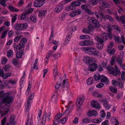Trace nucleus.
I'll return each instance as SVG.
<instances>
[{
  "label": "nucleus",
  "mask_w": 125,
  "mask_h": 125,
  "mask_svg": "<svg viewBox=\"0 0 125 125\" xmlns=\"http://www.w3.org/2000/svg\"><path fill=\"white\" fill-rule=\"evenodd\" d=\"M16 80H10L8 81V83L9 84H14L16 83Z\"/></svg>",
  "instance_id": "59"
},
{
  "label": "nucleus",
  "mask_w": 125,
  "mask_h": 125,
  "mask_svg": "<svg viewBox=\"0 0 125 125\" xmlns=\"http://www.w3.org/2000/svg\"><path fill=\"white\" fill-rule=\"evenodd\" d=\"M71 4L75 6H80L81 3L79 1H74L72 2L71 3Z\"/></svg>",
  "instance_id": "36"
},
{
  "label": "nucleus",
  "mask_w": 125,
  "mask_h": 125,
  "mask_svg": "<svg viewBox=\"0 0 125 125\" xmlns=\"http://www.w3.org/2000/svg\"><path fill=\"white\" fill-rule=\"evenodd\" d=\"M120 20L122 24H125V16L122 15L120 17Z\"/></svg>",
  "instance_id": "37"
},
{
  "label": "nucleus",
  "mask_w": 125,
  "mask_h": 125,
  "mask_svg": "<svg viewBox=\"0 0 125 125\" xmlns=\"http://www.w3.org/2000/svg\"><path fill=\"white\" fill-rule=\"evenodd\" d=\"M107 52L110 54H112L115 52V51L114 49L110 48L107 50Z\"/></svg>",
  "instance_id": "43"
},
{
  "label": "nucleus",
  "mask_w": 125,
  "mask_h": 125,
  "mask_svg": "<svg viewBox=\"0 0 125 125\" xmlns=\"http://www.w3.org/2000/svg\"><path fill=\"white\" fill-rule=\"evenodd\" d=\"M103 18L104 20L108 19L110 21H112L113 20V18L108 15H104L103 14Z\"/></svg>",
  "instance_id": "21"
},
{
  "label": "nucleus",
  "mask_w": 125,
  "mask_h": 125,
  "mask_svg": "<svg viewBox=\"0 0 125 125\" xmlns=\"http://www.w3.org/2000/svg\"><path fill=\"white\" fill-rule=\"evenodd\" d=\"M107 69L109 73L111 74H112L114 70V68L113 67H111L110 65L108 66L107 67Z\"/></svg>",
  "instance_id": "26"
},
{
  "label": "nucleus",
  "mask_w": 125,
  "mask_h": 125,
  "mask_svg": "<svg viewBox=\"0 0 125 125\" xmlns=\"http://www.w3.org/2000/svg\"><path fill=\"white\" fill-rule=\"evenodd\" d=\"M84 99L83 98L79 97L77 99L76 105L77 107L78 108H80L81 106Z\"/></svg>",
  "instance_id": "10"
},
{
  "label": "nucleus",
  "mask_w": 125,
  "mask_h": 125,
  "mask_svg": "<svg viewBox=\"0 0 125 125\" xmlns=\"http://www.w3.org/2000/svg\"><path fill=\"white\" fill-rule=\"evenodd\" d=\"M6 118L5 117H4L1 121V125H5L6 124Z\"/></svg>",
  "instance_id": "57"
},
{
  "label": "nucleus",
  "mask_w": 125,
  "mask_h": 125,
  "mask_svg": "<svg viewBox=\"0 0 125 125\" xmlns=\"http://www.w3.org/2000/svg\"><path fill=\"white\" fill-rule=\"evenodd\" d=\"M123 59L122 58L118 57L117 59V61L118 63L120 66H121L122 64Z\"/></svg>",
  "instance_id": "45"
},
{
  "label": "nucleus",
  "mask_w": 125,
  "mask_h": 125,
  "mask_svg": "<svg viewBox=\"0 0 125 125\" xmlns=\"http://www.w3.org/2000/svg\"><path fill=\"white\" fill-rule=\"evenodd\" d=\"M94 81L92 78H90L87 80V84L89 85L91 84Z\"/></svg>",
  "instance_id": "42"
},
{
  "label": "nucleus",
  "mask_w": 125,
  "mask_h": 125,
  "mask_svg": "<svg viewBox=\"0 0 125 125\" xmlns=\"http://www.w3.org/2000/svg\"><path fill=\"white\" fill-rule=\"evenodd\" d=\"M62 116V114L60 113L56 115L53 120L52 125H58L60 122V119Z\"/></svg>",
  "instance_id": "5"
},
{
  "label": "nucleus",
  "mask_w": 125,
  "mask_h": 125,
  "mask_svg": "<svg viewBox=\"0 0 125 125\" xmlns=\"http://www.w3.org/2000/svg\"><path fill=\"white\" fill-rule=\"evenodd\" d=\"M31 85L30 81H29L28 83V86L27 88V95L29 94V93L30 91Z\"/></svg>",
  "instance_id": "46"
},
{
  "label": "nucleus",
  "mask_w": 125,
  "mask_h": 125,
  "mask_svg": "<svg viewBox=\"0 0 125 125\" xmlns=\"http://www.w3.org/2000/svg\"><path fill=\"white\" fill-rule=\"evenodd\" d=\"M99 0H88L89 2L92 5L96 4Z\"/></svg>",
  "instance_id": "31"
},
{
  "label": "nucleus",
  "mask_w": 125,
  "mask_h": 125,
  "mask_svg": "<svg viewBox=\"0 0 125 125\" xmlns=\"http://www.w3.org/2000/svg\"><path fill=\"white\" fill-rule=\"evenodd\" d=\"M81 49L87 52L88 54L91 55L98 56L99 54V52L96 51V49L92 47H82Z\"/></svg>",
  "instance_id": "3"
},
{
  "label": "nucleus",
  "mask_w": 125,
  "mask_h": 125,
  "mask_svg": "<svg viewBox=\"0 0 125 125\" xmlns=\"http://www.w3.org/2000/svg\"><path fill=\"white\" fill-rule=\"evenodd\" d=\"M102 121L101 119L100 118H95L92 120V121L93 122L97 123L101 122Z\"/></svg>",
  "instance_id": "44"
},
{
  "label": "nucleus",
  "mask_w": 125,
  "mask_h": 125,
  "mask_svg": "<svg viewBox=\"0 0 125 125\" xmlns=\"http://www.w3.org/2000/svg\"><path fill=\"white\" fill-rule=\"evenodd\" d=\"M8 7L10 11H19L18 9L15 7L11 6H8Z\"/></svg>",
  "instance_id": "28"
},
{
  "label": "nucleus",
  "mask_w": 125,
  "mask_h": 125,
  "mask_svg": "<svg viewBox=\"0 0 125 125\" xmlns=\"http://www.w3.org/2000/svg\"><path fill=\"white\" fill-rule=\"evenodd\" d=\"M68 82L67 80H64L62 84V90L64 91H66L68 90V84L67 83Z\"/></svg>",
  "instance_id": "12"
},
{
  "label": "nucleus",
  "mask_w": 125,
  "mask_h": 125,
  "mask_svg": "<svg viewBox=\"0 0 125 125\" xmlns=\"http://www.w3.org/2000/svg\"><path fill=\"white\" fill-rule=\"evenodd\" d=\"M7 61V59L5 57H3L1 61V63L2 64H4L6 63Z\"/></svg>",
  "instance_id": "55"
},
{
  "label": "nucleus",
  "mask_w": 125,
  "mask_h": 125,
  "mask_svg": "<svg viewBox=\"0 0 125 125\" xmlns=\"http://www.w3.org/2000/svg\"><path fill=\"white\" fill-rule=\"evenodd\" d=\"M13 51L11 50H8L7 52V56L9 58H11L13 56Z\"/></svg>",
  "instance_id": "30"
},
{
  "label": "nucleus",
  "mask_w": 125,
  "mask_h": 125,
  "mask_svg": "<svg viewBox=\"0 0 125 125\" xmlns=\"http://www.w3.org/2000/svg\"><path fill=\"white\" fill-rule=\"evenodd\" d=\"M115 57H113L111 60L110 64L111 66H112L114 65L115 63Z\"/></svg>",
  "instance_id": "50"
},
{
  "label": "nucleus",
  "mask_w": 125,
  "mask_h": 125,
  "mask_svg": "<svg viewBox=\"0 0 125 125\" xmlns=\"http://www.w3.org/2000/svg\"><path fill=\"white\" fill-rule=\"evenodd\" d=\"M51 112H49L47 113L45 112L42 117L41 125H44L46 121H49L51 119Z\"/></svg>",
  "instance_id": "4"
},
{
  "label": "nucleus",
  "mask_w": 125,
  "mask_h": 125,
  "mask_svg": "<svg viewBox=\"0 0 125 125\" xmlns=\"http://www.w3.org/2000/svg\"><path fill=\"white\" fill-rule=\"evenodd\" d=\"M83 61L84 63L87 64H89L90 63L92 62L91 59L87 56H85L83 58Z\"/></svg>",
  "instance_id": "16"
},
{
  "label": "nucleus",
  "mask_w": 125,
  "mask_h": 125,
  "mask_svg": "<svg viewBox=\"0 0 125 125\" xmlns=\"http://www.w3.org/2000/svg\"><path fill=\"white\" fill-rule=\"evenodd\" d=\"M54 52L50 50L48 52V54L46 55V58H49V57L51 56V54H53L52 56H53V53Z\"/></svg>",
  "instance_id": "47"
},
{
  "label": "nucleus",
  "mask_w": 125,
  "mask_h": 125,
  "mask_svg": "<svg viewBox=\"0 0 125 125\" xmlns=\"http://www.w3.org/2000/svg\"><path fill=\"white\" fill-rule=\"evenodd\" d=\"M75 9V7L73 5H71L66 8V10L68 11H69L70 10H73Z\"/></svg>",
  "instance_id": "38"
},
{
  "label": "nucleus",
  "mask_w": 125,
  "mask_h": 125,
  "mask_svg": "<svg viewBox=\"0 0 125 125\" xmlns=\"http://www.w3.org/2000/svg\"><path fill=\"white\" fill-rule=\"evenodd\" d=\"M27 13L25 12L24 14H22L21 16V20H24L26 18V15L27 14Z\"/></svg>",
  "instance_id": "58"
},
{
  "label": "nucleus",
  "mask_w": 125,
  "mask_h": 125,
  "mask_svg": "<svg viewBox=\"0 0 125 125\" xmlns=\"http://www.w3.org/2000/svg\"><path fill=\"white\" fill-rule=\"evenodd\" d=\"M23 52L22 51H19L17 52L16 54L17 58L20 59L21 58V56L23 54Z\"/></svg>",
  "instance_id": "27"
},
{
  "label": "nucleus",
  "mask_w": 125,
  "mask_h": 125,
  "mask_svg": "<svg viewBox=\"0 0 125 125\" xmlns=\"http://www.w3.org/2000/svg\"><path fill=\"white\" fill-rule=\"evenodd\" d=\"M21 30L27 28L28 27V25L26 23H21Z\"/></svg>",
  "instance_id": "49"
},
{
  "label": "nucleus",
  "mask_w": 125,
  "mask_h": 125,
  "mask_svg": "<svg viewBox=\"0 0 125 125\" xmlns=\"http://www.w3.org/2000/svg\"><path fill=\"white\" fill-rule=\"evenodd\" d=\"M81 12V9H78L73 11L71 13L69 14V15L71 17H74L76 15H80Z\"/></svg>",
  "instance_id": "7"
},
{
  "label": "nucleus",
  "mask_w": 125,
  "mask_h": 125,
  "mask_svg": "<svg viewBox=\"0 0 125 125\" xmlns=\"http://www.w3.org/2000/svg\"><path fill=\"white\" fill-rule=\"evenodd\" d=\"M121 78L123 80H125V72L124 71H122L121 74Z\"/></svg>",
  "instance_id": "63"
},
{
  "label": "nucleus",
  "mask_w": 125,
  "mask_h": 125,
  "mask_svg": "<svg viewBox=\"0 0 125 125\" xmlns=\"http://www.w3.org/2000/svg\"><path fill=\"white\" fill-rule=\"evenodd\" d=\"M98 67L97 65L95 63H93L89 65L88 69L91 71L93 72L96 70Z\"/></svg>",
  "instance_id": "11"
},
{
  "label": "nucleus",
  "mask_w": 125,
  "mask_h": 125,
  "mask_svg": "<svg viewBox=\"0 0 125 125\" xmlns=\"http://www.w3.org/2000/svg\"><path fill=\"white\" fill-rule=\"evenodd\" d=\"M9 111V108H4L2 110L0 109V114L1 113V116L3 117L6 115Z\"/></svg>",
  "instance_id": "15"
},
{
  "label": "nucleus",
  "mask_w": 125,
  "mask_h": 125,
  "mask_svg": "<svg viewBox=\"0 0 125 125\" xmlns=\"http://www.w3.org/2000/svg\"><path fill=\"white\" fill-rule=\"evenodd\" d=\"M13 47L14 49H15L16 51H17L18 50H19L21 51H23L24 49L23 46H22L21 45H20L19 44L17 45L14 44L13 45Z\"/></svg>",
  "instance_id": "17"
},
{
  "label": "nucleus",
  "mask_w": 125,
  "mask_h": 125,
  "mask_svg": "<svg viewBox=\"0 0 125 125\" xmlns=\"http://www.w3.org/2000/svg\"><path fill=\"white\" fill-rule=\"evenodd\" d=\"M87 115L90 116H96L97 115V112L94 110L90 111L87 113Z\"/></svg>",
  "instance_id": "23"
},
{
  "label": "nucleus",
  "mask_w": 125,
  "mask_h": 125,
  "mask_svg": "<svg viewBox=\"0 0 125 125\" xmlns=\"http://www.w3.org/2000/svg\"><path fill=\"white\" fill-rule=\"evenodd\" d=\"M104 107L107 110L109 109L111 106L108 103H107L104 105Z\"/></svg>",
  "instance_id": "64"
},
{
  "label": "nucleus",
  "mask_w": 125,
  "mask_h": 125,
  "mask_svg": "<svg viewBox=\"0 0 125 125\" xmlns=\"http://www.w3.org/2000/svg\"><path fill=\"white\" fill-rule=\"evenodd\" d=\"M4 71L3 69H0V76L3 78V76H4Z\"/></svg>",
  "instance_id": "61"
},
{
  "label": "nucleus",
  "mask_w": 125,
  "mask_h": 125,
  "mask_svg": "<svg viewBox=\"0 0 125 125\" xmlns=\"http://www.w3.org/2000/svg\"><path fill=\"white\" fill-rule=\"evenodd\" d=\"M42 112L41 110H39L38 111V117H37V119L38 120H41V118L42 116Z\"/></svg>",
  "instance_id": "62"
},
{
  "label": "nucleus",
  "mask_w": 125,
  "mask_h": 125,
  "mask_svg": "<svg viewBox=\"0 0 125 125\" xmlns=\"http://www.w3.org/2000/svg\"><path fill=\"white\" fill-rule=\"evenodd\" d=\"M63 8V7L62 5L59 4L55 8V11L56 13H59L62 10Z\"/></svg>",
  "instance_id": "20"
},
{
  "label": "nucleus",
  "mask_w": 125,
  "mask_h": 125,
  "mask_svg": "<svg viewBox=\"0 0 125 125\" xmlns=\"http://www.w3.org/2000/svg\"><path fill=\"white\" fill-rule=\"evenodd\" d=\"M13 101V97L10 94V93H7L5 94L3 91H0V102L1 104H5L6 108H9L8 107Z\"/></svg>",
  "instance_id": "1"
},
{
  "label": "nucleus",
  "mask_w": 125,
  "mask_h": 125,
  "mask_svg": "<svg viewBox=\"0 0 125 125\" xmlns=\"http://www.w3.org/2000/svg\"><path fill=\"white\" fill-rule=\"evenodd\" d=\"M26 42V40L25 39L22 38L21 39V40L20 41V43H19V44L20 45H21L22 46H23L24 47V45Z\"/></svg>",
  "instance_id": "35"
},
{
  "label": "nucleus",
  "mask_w": 125,
  "mask_h": 125,
  "mask_svg": "<svg viewBox=\"0 0 125 125\" xmlns=\"http://www.w3.org/2000/svg\"><path fill=\"white\" fill-rule=\"evenodd\" d=\"M85 46L91 45L93 44V42L89 40H85L84 41Z\"/></svg>",
  "instance_id": "32"
},
{
  "label": "nucleus",
  "mask_w": 125,
  "mask_h": 125,
  "mask_svg": "<svg viewBox=\"0 0 125 125\" xmlns=\"http://www.w3.org/2000/svg\"><path fill=\"white\" fill-rule=\"evenodd\" d=\"M72 107V106H71V107L70 106L69 107L65 110L64 112L63 113V115L66 114L68 115L71 111V109Z\"/></svg>",
  "instance_id": "40"
},
{
  "label": "nucleus",
  "mask_w": 125,
  "mask_h": 125,
  "mask_svg": "<svg viewBox=\"0 0 125 125\" xmlns=\"http://www.w3.org/2000/svg\"><path fill=\"white\" fill-rule=\"evenodd\" d=\"M12 74V72L7 73H5L4 74V76H3V79H7L8 77L11 76Z\"/></svg>",
  "instance_id": "34"
},
{
  "label": "nucleus",
  "mask_w": 125,
  "mask_h": 125,
  "mask_svg": "<svg viewBox=\"0 0 125 125\" xmlns=\"http://www.w3.org/2000/svg\"><path fill=\"white\" fill-rule=\"evenodd\" d=\"M21 23H15L13 26V28L16 30H21Z\"/></svg>",
  "instance_id": "22"
},
{
  "label": "nucleus",
  "mask_w": 125,
  "mask_h": 125,
  "mask_svg": "<svg viewBox=\"0 0 125 125\" xmlns=\"http://www.w3.org/2000/svg\"><path fill=\"white\" fill-rule=\"evenodd\" d=\"M34 96L33 94H30V96L28 97V99L27 103L26 104L25 106L26 107V108L25 109L26 111H27L28 110L27 109L30 107V104L32 101L31 100H32Z\"/></svg>",
  "instance_id": "9"
},
{
  "label": "nucleus",
  "mask_w": 125,
  "mask_h": 125,
  "mask_svg": "<svg viewBox=\"0 0 125 125\" xmlns=\"http://www.w3.org/2000/svg\"><path fill=\"white\" fill-rule=\"evenodd\" d=\"M101 82L104 83L106 84L109 83V80L106 77L102 75L101 77Z\"/></svg>",
  "instance_id": "18"
},
{
  "label": "nucleus",
  "mask_w": 125,
  "mask_h": 125,
  "mask_svg": "<svg viewBox=\"0 0 125 125\" xmlns=\"http://www.w3.org/2000/svg\"><path fill=\"white\" fill-rule=\"evenodd\" d=\"M88 23L90 24L88 26V29L90 31L93 30L94 27L95 28H98L100 26V25L98 22L95 20L93 18L89 17L88 18Z\"/></svg>",
  "instance_id": "2"
},
{
  "label": "nucleus",
  "mask_w": 125,
  "mask_h": 125,
  "mask_svg": "<svg viewBox=\"0 0 125 125\" xmlns=\"http://www.w3.org/2000/svg\"><path fill=\"white\" fill-rule=\"evenodd\" d=\"M8 31L7 30H5L1 35V37L2 38H4L6 36Z\"/></svg>",
  "instance_id": "53"
},
{
  "label": "nucleus",
  "mask_w": 125,
  "mask_h": 125,
  "mask_svg": "<svg viewBox=\"0 0 125 125\" xmlns=\"http://www.w3.org/2000/svg\"><path fill=\"white\" fill-rule=\"evenodd\" d=\"M90 120L88 118H84L82 120V122L83 123H87L90 122Z\"/></svg>",
  "instance_id": "48"
},
{
  "label": "nucleus",
  "mask_w": 125,
  "mask_h": 125,
  "mask_svg": "<svg viewBox=\"0 0 125 125\" xmlns=\"http://www.w3.org/2000/svg\"><path fill=\"white\" fill-rule=\"evenodd\" d=\"M100 4L104 8H107L109 6V4L105 0H101L100 1Z\"/></svg>",
  "instance_id": "25"
},
{
  "label": "nucleus",
  "mask_w": 125,
  "mask_h": 125,
  "mask_svg": "<svg viewBox=\"0 0 125 125\" xmlns=\"http://www.w3.org/2000/svg\"><path fill=\"white\" fill-rule=\"evenodd\" d=\"M109 89L113 93H115L117 92L116 88L114 87H110Z\"/></svg>",
  "instance_id": "52"
},
{
  "label": "nucleus",
  "mask_w": 125,
  "mask_h": 125,
  "mask_svg": "<svg viewBox=\"0 0 125 125\" xmlns=\"http://www.w3.org/2000/svg\"><path fill=\"white\" fill-rule=\"evenodd\" d=\"M91 104L92 106L94 107L97 109L100 108V104L97 101L94 100L92 101Z\"/></svg>",
  "instance_id": "13"
},
{
  "label": "nucleus",
  "mask_w": 125,
  "mask_h": 125,
  "mask_svg": "<svg viewBox=\"0 0 125 125\" xmlns=\"http://www.w3.org/2000/svg\"><path fill=\"white\" fill-rule=\"evenodd\" d=\"M44 3L39 0H36L34 1V5L36 7H40L43 5Z\"/></svg>",
  "instance_id": "14"
},
{
  "label": "nucleus",
  "mask_w": 125,
  "mask_h": 125,
  "mask_svg": "<svg viewBox=\"0 0 125 125\" xmlns=\"http://www.w3.org/2000/svg\"><path fill=\"white\" fill-rule=\"evenodd\" d=\"M46 12V10L40 11L39 12L38 16L40 17H42V16H44V15Z\"/></svg>",
  "instance_id": "29"
},
{
  "label": "nucleus",
  "mask_w": 125,
  "mask_h": 125,
  "mask_svg": "<svg viewBox=\"0 0 125 125\" xmlns=\"http://www.w3.org/2000/svg\"><path fill=\"white\" fill-rule=\"evenodd\" d=\"M36 17L34 15H32L30 16V19L31 20L34 22H36Z\"/></svg>",
  "instance_id": "41"
},
{
  "label": "nucleus",
  "mask_w": 125,
  "mask_h": 125,
  "mask_svg": "<svg viewBox=\"0 0 125 125\" xmlns=\"http://www.w3.org/2000/svg\"><path fill=\"white\" fill-rule=\"evenodd\" d=\"M14 120V116L12 115L10 117V123H7L6 125H15V123Z\"/></svg>",
  "instance_id": "19"
},
{
  "label": "nucleus",
  "mask_w": 125,
  "mask_h": 125,
  "mask_svg": "<svg viewBox=\"0 0 125 125\" xmlns=\"http://www.w3.org/2000/svg\"><path fill=\"white\" fill-rule=\"evenodd\" d=\"M33 121L31 119L30 120L29 118H28L26 122L25 125H32Z\"/></svg>",
  "instance_id": "39"
},
{
  "label": "nucleus",
  "mask_w": 125,
  "mask_h": 125,
  "mask_svg": "<svg viewBox=\"0 0 125 125\" xmlns=\"http://www.w3.org/2000/svg\"><path fill=\"white\" fill-rule=\"evenodd\" d=\"M101 117V118H104L105 116V112L103 110H101L100 112Z\"/></svg>",
  "instance_id": "56"
},
{
  "label": "nucleus",
  "mask_w": 125,
  "mask_h": 125,
  "mask_svg": "<svg viewBox=\"0 0 125 125\" xmlns=\"http://www.w3.org/2000/svg\"><path fill=\"white\" fill-rule=\"evenodd\" d=\"M114 39L115 41L116 42H117L120 43H121L122 42L121 41H120V38L119 37L115 36Z\"/></svg>",
  "instance_id": "54"
},
{
  "label": "nucleus",
  "mask_w": 125,
  "mask_h": 125,
  "mask_svg": "<svg viewBox=\"0 0 125 125\" xmlns=\"http://www.w3.org/2000/svg\"><path fill=\"white\" fill-rule=\"evenodd\" d=\"M101 76L98 74H96L94 75V79L96 81H98L101 80Z\"/></svg>",
  "instance_id": "33"
},
{
  "label": "nucleus",
  "mask_w": 125,
  "mask_h": 125,
  "mask_svg": "<svg viewBox=\"0 0 125 125\" xmlns=\"http://www.w3.org/2000/svg\"><path fill=\"white\" fill-rule=\"evenodd\" d=\"M96 40L98 42V43H96L97 48L99 49H101L103 48L104 45L103 40L98 36L96 37Z\"/></svg>",
  "instance_id": "6"
},
{
  "label": "nucleus",
  "mask_w": 125,
  "mask_h": 125,
  "mask_svg": "<svg viewBox=\"0 0 125 125\" xmlns=\"http://www.w3.org/2000/svg\"><path fill=\"white\" fill-rule=\"evenodd\" d=\"M121 74V73L119 69H116L114 70L112 74L115 76H117L118 75H120Z\"/></svg>",
  "instance_id": "24"
},
{
  "label": "nucleus",
  "mask_w": 125,
  "mask_h": 125,
  "mask_svg": "<svg viewBox=\"0 0 125 125\" xmlns=\"http://www.w3.org/2000/svg\"><path fill=\"white\" fill-rule=\"evenodd\" d=\"M57 97L56 96L54 95L52 98V101L54 103H55L57 101Z\"/></svg>",
  "instance_id": "51"
},
{
  "label": "nucleus",
  "mask_w": 125,
  "mask_h": 125,
  "mask_svg": "<svg viewBox=\"0 0 125 125\" xmlns=\"http://www.w3.org/2000/svg\"><path fill=\"white\" fill-rule=\"evenodd\" d=\"M93 15H94L97 18V20L99 21H101L103 18V14L101 12L98 13L97 12H94L93 13Z\"/></svg>",
  "instance_id": "8"
},
{
  "label": "nucleus",
  "mask_w": 125,
  "mask_h": 125,
  "mask_svg": "<svg viewBox=\"0 0 125 125\" xmlns=\"http://www.w3.org/2000/svg\"><path fill=\"white\" fill-rule=\"evenodd\" d=\"M53 74L55 76L57 75L58 74V71L57 70V68L56 66L54 67L53 69Z\"/></svg>",
  "instance_id": "60"
}]
</instances>
